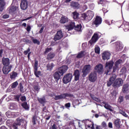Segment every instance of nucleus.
<instances>
[{
	"instance_id": "obj_40",
	"label": "nucleus",
	"mask_w": 129,
	"mask_h": 129,
	"mask_svg": "<svg viewBox=\"0 0 129 129\" xmlns=\"http://www.w3.org/2000/svg\"><path fill=\"white\" fill-rule=\"evenodd\" d=\"M90 97H91V98L92 99H93L95 101H97V102H99V101H100V99H99V98L95 97L94 95H92V94H90Z\"/></svg>"
},
{
	"instance_id": "obj_51",
	"label": "nucleus",
	"mask_w": 129,
	"mask_h": 129,
	"mask_svg": "<svg viewBox=\"0 0 129 129\" xmlns=\"http://www.w3.org/2000/svg\"><path fill=\"white\" fill-rule=\"evenodd\" d=\"M20 100L22 101V102H26L27 101V98L25 97V96H22L20 97Z\"/></svg>"
},
{
	"instance_id": "obj_47",
	"label": "nucleus",
	"mask_w": 129,
	"mask_h": 129,
	"mask_svg": "<svg viewBox=\"0 0 129 129\" xmlns=\"http://www.w3.org/2000/svg\"><path fill=\"white\" fill-rule=\"evenodd\" d=\"M10 129H18V125L14 123L11 126Z\"/></svg>"
},
{
	"instance_id": "obj_18",
	"label": "nucleus",
	"mask_w": 129,
	"mask_h": 129,
	"mask_svg": "<svg viewBox=\"0 0 129 129\" xmlns=\"http://www.w3.org/2000/svg\"><path fill=\"white\" fill-rule=\"evenodd\" d=\"M56 56V53H55L54 52H50L48 53L46 59L49 60H52V59H54Z\"/></svg>"
},
{
	"instance_id": "obj_58",
	"label": "nucleus",
	"mask_w": 129,
	"mask_h": 129,
	"mask_svg": "<svg viewBox=\"0 0 129 129\" xmlns=\"http://www.w3.org/2000/svg\"><path fill=\"white\" fill-rule=\"evenodd\" d=\"M6 124L8 125V126H9L11 127L12 126V122H11V120H8L6 121Z\"/></svg>"
},
{
	"instance_id": "obj_32",
	"label": "nucleus",
	"mask_w": 129,
	"mask_h": 129,
	"mask_svg": "<svg viewBox=\"0 0 129 129\" xmlns=\"http://www.w3.org/2000/svg\"><path fill=\"white\" fill-rule=\"evenodd\" d=\"M54 68V64L51 63L50 64L48 63L46 65V69L48 71H52V70Z\"/></svg>"
},
{
	"instance_id": "obj_28",
	"label": "nucleus",
	"mask_w": 129,
	"mask_h": 129,
	"mask_svg": "<svg viewBox=\"0 0 129 129\" xmlns=\"http://www.w3.org/2000/svg\"><path fill=\"white\" fill-rule=\"evenodd\" d=\"M38 101L40 104H45L46 103V98L43 96L42 98H38Z\"/></svg>"
},
{
	"instance_id": "obj_62",
	"label": "nucleus",
	"mask_w": 129,
	"mask_h": 129,
	"mask_svg": "<svg viewBox=\"0 0 129 129\" xmlns=\"http://www.w3.org/2000/svg\"><path fill=\"white\" fill-rule=\"evenodd\" d=\"M45 119L46 120H49V119H50V118H51V115L48 114V115H45Z\"/></svg>"
},
{
	"instance_id": "obj_43",
	"label": "nucleus",
	"mask_w": 129,
	"mask_h": 129,
	"mask_svg": "<svg viewBox=\"0 0 129 129\" xmlns=\"http://www.w3.org/2000/svg\"><path fill=\"white\" fill-rule=\"evenodd\" d=\"M95 53L96 54H100V48H99V47L97 46L95 48Z\"/></svg>"
},
{
	"instance_id": "obj_2",
	"label": "nucleus",
	"mask_w": 129,
	"mask_h": 129,
	"mask_svg": "<svg viewBox=\"0 0 129 129\" xmlns=\"http://www.w3.org/2000/svg\"><path fill=\"white\" fill-rule=\"evenodd\" d=\"M2 63L4 65L3 68V72L5 75H8V73L11 72L12 68H13V65L11 64L10 62V58H3L2 59Z\"/></svg>"
},
{
	"instance_id": "obj_33",
	"label": "nucleus",
	"mask_w": 129,
	"mask_h": 129,
	"mask_svg": "<svg viewBox=\"0 0 129 129\" xmlns=\"http://www.w3.org/2000/svg\"><path fill=\"white\" fill-rule=\"evenodd\" d=\"M81 29H82V26L81 24H78L77 26L75 24L74 29L78 32H81Z\"/></svg>"
},
{
	"instance_id": "obj_56",
	"label": "nucleus",
	"mask_w": 129,
	"mask_h": 129,
	"mask_svg": "<svg viewBox=\"0 0 129 129\" xmlns=\"http://www.w3.org/2000/svg\"><path fill=\"white\" fill-rule=\"evenodd\" d=\"M121 63H122V59H118L115 62V65L118 66V65H119V64H120Z\"/></svg>"
},
{
	"instance_id": "obj_24",
	"label": "nucleus",
	"mask_w": 129,
	"mask_h": 129,
	"mask_svg": "<svg viewBox=\"0 0 129 129\" xmlns=\"http://www.w3.org/2000/svg\"><path fill=\"white\" fill-rule=\"evenodd\" d=\"M18 77V73L13 71L12 73L10 74V78L12 79V80H16V78Z\"/></svg>"
},
{
	"instance_id": "obj_53",
	"label": "nucleus",
	"mask_w": 129,
	"mask_h": 129,
	"mask_svg": "<svg viewBox=\"0 0 129 129\" xmlns=\"http://www.w3.org/2000/svg\"><path fill=\"white\" fill-rule=\"evenodd\" d=\"M123 101V96H119L118 99V103H121Z\"/></svg>"
},
{
	"instance_id": "obj_45",
	"label": "nucleus",
	"mask_w": 129,
	"mask_h": 129,
	"mask_svg": "<svg viewBox=\"0 0 129 129\" xmlns=\"http://www.w3.org/2000/svg\"><path fill=\"white\" fill-rule=\"evenodd\" d=\"M21 95H22L21 94L15 95L14 98H15V100H16L17 101H18L19 102V101H20V98Z\"/></svg>"
},
{
	"instance_id": "obj_12",
	"label": "nucleus",
	"mask_w": 129,
	"mask_h": 129,
	"mask_svg": "<svg viewBox=\"0 0 129 129\" xmlns=\"http://www.w3.org/2000/svg\"><path fill=\"white\" fill-rule=\"evenodd\" d=\"M97 80V75L95 72H92L88 76V80L90 82H95L96 80Z\"/></svg>"
},
{
	"instance_id": "obj_49",
	"label": "nucleus",
	"mask_w": 129,
	"mask_h": 129,
	"mask_svg": "<svg viewBox=\"0 0 129 129\" xmlns=\"http://www.w3.org/2000/svg\"><path fill=\"white\" fill-rule=\"evenodd\" d=\"M5 119V115L0 112V122H2Z\"/></svg>"
},
{
	"instance_id": "obj_10",
	"label": "nucleus",
	"mask_w": 129,
	"mask_h": 129,
	"mask_svg": "<svg viewBox=\"0 0 129 129\" xmlns=\"http://www.w3.org/2000/svg\"><path fill=\"white\" fill-rule=\"evenodd\" d=\"M123 84V80L121 78H117L115 80V82L112 85V87L114 88H117V87H120L122 86Z\"/></svg>"
},
{
	"instance_id": "obj_9",
	"label": "nucleus",
	"mask_w": 129,
	"mask_h": 129,
	"mask_svg": "<svg viewBox=\"0 0 129 129\" xmlns=\"http://www.w3.org/2000/svg\"><path fill=\"white\" fill-rule=\"evenodd\" d=\"M116 79V75L113 74L112 76H111L108 81H107V86L108 87H110L112 84H113L115 82V80Z\"/></svg>"
},
{
	"instance_id": "obj_41",
	"label": "nucleus",
	"mask_w": 129,
	"mask_h": 129,
	"mask_svg": "<svg viewBox=\"0 0 129 129\" xmlns=\"http://www.w3.org/2000/svg\"><path fill=\"white\" fill-rule=\"evenodd\" d=\"M18 85H19V83H18V81H17L11 84V88L13 89L16 88V87H17L18 86Z\"/></svg>"
},
{
	"instance_id": "obj_11",
	"label": "nucleus",
	"mask_w": 129,
	"mask_h": 129,
	"mask_svg": "<svg viewBox=\"0 0 129 129\" xmlns=\"http://www.w3.org/2000/svg\"><path fill=\"white\" fill-rule=\"evenodd\" d=\"M103 69V65L101 63L97 64L94 68V70L99 75H102V74H103V73L104 72Z\"/></svg>"
},
{
	"instance_id": "obj_52",
	"label": "nucleus",
	"mask_w": 129,
	"mask_h": 129,
	"mask_svg": "<svg viewBox=\"0 0 129 129\" xmlns=\"http://www.w3.org/2000/svg\"><path fill=\"white\" fill-rule=\"evenodd\" d=\"M96 43V41H94V40L92 38L91 40H90L88 42V44L90 45V46H92L94 43Z\"/></svg>"
},
{
	"instance_id": "obj_35",
	"label": "nucleus",
	"mask_w": 129,
	"mask_h": 129,
	"mask_svg": "<svg viewBox=\"0 0 129 129\" xmlns=\"http://www.w3.org/2000/svg\"><path fill=\"white\" fill-rule=\"evenodd\" d=\"M92 39L94 41V42H97L98 39H99V36H98V34L95 33L92 36Z\"/></svg>"
},
{
	"instance_id": "obj_6",
	"label": "nucleus",
	"mask_w": 129,
	"mask_h": 129,
	"mask_svg": "<svg viewBox=\"0 0 129 129\" xmlns=\"http://www.w3.org/2000/svg\"><path fill=\"white\" fill-rule=\"evenodd\" d=\"M63 37H64V33H63L62 30H58L56 33L54 35L53 40L54 42H57V41L63 39Z\"/></svg>"
},
{
	"instance_id": "obj_22",
	"label": "nucleus",
	"mask_w": 129,
	"mask_h": 129,
	"mask_svg": "<svg viewBox=\"0 0 129 129\" xmlns=\"http://www.w3.org/2000/svg\"><path fill=\"white\" fill-rule=\"evenodd\" d=\"M71 6L73 9H79L80 8V4L77 2H73L71 3Z\"/></svg>"
},
{
	"instance_id": "obj_46",
	"label": "nucleus",
	"mask_w": 129,
	"mask_h": 129,
	"mask_svg": "<svg viewBox=\"0 0 129 129\" xmlns=\"http://www.w3.org/2000/svg\"><path fill=\"white\" fill-rule=\"evenodd\" d=\"M37 119V116L36 115H34L32 117V122L33 125H35L36 124V119Z\"/></svg>"
},
{
	"instance_id": "obj_17",
	"label": "nucleus",
	"mask_w": 129,
	"mask_h": 129,
	"mask_svg": "<svg viewBox=\"0 0 129 129\" xmlns=\"http://www.w3.org/2000/svg\"><path fill=\"white\" fill-rule=\"evenodd\" d=\"M102 103L104 104V107L107 109L108 110H109V111H111L112 112L113 111V107L111 106L110 105L107 104L106 102L103 101Z\"/></svg>"
},
{
	"instance_id": "obj_23",
	"label": "nucleus",
	"mask_w": 129,
	"mask_h": 129,
	"mask_svg": "<svg viewBox=\"0 0 129 129\" xmlns=\"http://www.w3.org/2000/svg\"><path fill=\"white\" fill-rule=\"evenodd\" d=\"M75 23L74 22H72L70 25L66 26V28L67 30H68V31H71L73 30V29H75Z\"/></svg>"
},
{
	"instance_id": "obj_13",
	"label": "nucleus",
	"mask_w": 129,
	"mask_h": 129,
	"mask_svg": "<svg viewBox=\"0 0 129 129\" xmlns=\"http://www.w3.org/2000/svg\"><path fill=\"white\" fill-rule=\"evenodd\" d=\"M29 2L27 0H22L20 4V8L23 11H26L28 9Z\"/></svg>"
},
{
	"instance_id": "obj_19",
	"label": "nucleus",
	"mask_w": 129,
	"mask_h": 129,
	"mask_svg": "<svg viewBox=\"0 0 129 129\" xmlns=\"http://www.w3.org/2000/svg\"><path fill=\"white\" fill-rule=\"evenodd\" d=\"M121 27H123V29L124 32H127L129 31V23L124 21L122 24Z\"/></svg>"
},
{
	"instance_id": "obj_39",
	"label": "nucleus",
	"mask_w": 129,
	"mask_h": 129,
	"mask_svg": "<svg viewBox=\"0 0 129 129\" xmlns=\"http://www.w3.org/2000/svg\"><path fill=\"white\" fill-rule=\"evenodd\" d=\"M33 89L37 92H39L40 91V89H41V88H40V86L39 85H34L33 86Z\"/></svg>"
},
{
	"instance_id": "obj_54",
	"label": "nucleus",
	"mask_w": 129,
	"mask_h": 129,
	"mask_svg": "<svg viewBox=\"0 0 129 129\" xmlns=\"http://www.w3.org/2000/svg\"><path fill=\"white\" fill-rule=\"evenodd\" d=\"M105 4V0H98V5H104Z\"/></svg>"
},
{
	"instance_id": "obj_7",
	"label": "nucleus",
	"mask_w": 129,
	"mask_h": 129,
	"mask_svg": "<svg viewBox=\"0 0 129 129\" xmlns=\"http://www.w3.org/2000/svg\"><path fill=\"white\" fill-rule=\"evenodd\" d=\"M73 77V76L72 75V74L71 73H68L66 74L62 79V82L64 84H67L69 83V82H71L72 80V78Z\"/></svg>"
},
{
	"instance_id": "obj_44",
	"label": "nucleus",
	"mask_w": 129,
	"mask_h": 129,
	"mask_svg": "<svg viewBox=\"0 0 129 129\" xmlns=\"http://www.w3.org/2000/svg\"><path fill=\"white\" fill-rule=\"evenodd\" d=\"M74 76H80V72H79V70H76L75 71Z\"/></svg>"
},
{
	"instance_id": "obj_25",
	"label": "nucleus",
	"mask_w": 129,
	"mask_h": 129,
	"mask_svg": "<svg viewBox=\"0 0 129 129\" xmlns=\"http://www.w3.org/2000/svg\"><path fill=\"white\" fill-rule=\"evenodd\" d=\"M21 106L25 109V110H30V106L28 105V103L27 102H24L21 104Z\"/></svg>"
},
{
	"instance_id": "obj_38",
	"label": "nucleus",
	"mask_w": 129,
	"mask_h": 129,
	"mask_svg": "<svg viewBox=\"0 0 129 129\" xmlns=\"http://www.w3.org/2000/svg\"><path fill=\"white\" fill-rule=\"evenodd\" d=\"M31 39L34 44H37V45H40V41L36 38H34L33 37H31Z\"/></svg>"
},
{
	"instance_id": "obj_8",
	"label": "nucleus",
	"mask_w": 129,
	"mask_h": 129,
	"mask_svg": "<svg viewBox=\"0 0 129 129\" xmlns=\"http://www.w3.org/2000/svg\"><path fill=\"white\" fill-rule=\"evenodd\" d=\"M102 23V18L100 16H97L93 20L92 25H94L96 28L101 25Z\"/></svg>"
},
{
	"instance_id": "obj_37",
	"label": "nucleus",
	"mask_w": 129,
	"mask_h": 129,
	"mask_svg": "<svg viewBox=\"0 0 129 129\" xmlns=\"http://www.w3.org/2000/svg\"><path fill=\"white\" fill-rule=\"evenodd\" d=\"M73 19L74 20H76V19H78L79 17V13H78L77 12L75 11L73 13Z\"/></svg>"
},
{
	"instance_id": "obj_64",
	"label": "nucleus",
	"mask_w": 129,
	"mask_h": 129,
	"mask_svg": "<svg viewBox=\"0 0 129 129\" xmlns=\"http://www.w3.org/2000/svg\"><path fill=\"white\" fill-rule=\"evenodd\" d=\"M31 29H32V28H31V26L29 25H28L26 28V30L27 31V32H30Z\"/></svg>"
},
{
	"instance_id": "obj_60",
	"label": "nucleus",
	"mask_w": 129,
	"mask_h": 129,
	"mask_svg": "<svg viewBox=\"0 0 129 129\" xmlns=\"http://www.w3.org/2000/svg\"><path fill=\"white\" fill-rule=\"evenodd\" d=\"M30 51H31V49L30 48H28L27 50L24 51L23 54H24V55H28V54L30 52Z\"/></svg>"
},
{
	"instance_id": "obj_29",
	"label": "nucleus",
	"mask_w": 129,
	"mask_h": 129,
	"mask_svg": "<svg viewBox=\"0 0 129 129\" xmlns=\"http://www.w3.org/2000/svg\"><path fill=\"white\" fill-rule=\"evenodd\" d=\"M5 6H6V3H5V1L0 0V12H3L4 11Z\"/></svg>"
},
{
	"instance_id": "obj_36",
	"label": "nucleus",
	"mask_w": 129,
	"mask_h": 129,
	"mask_svg": "<svg viewBox=\"0 0 129 129\" xmlns=\"http://www.w3.org/2000/svg\"><path fill=\"white\" fill-rule=\"evenodd\" d=\"M81 19L83 21H88L87 19V13H83L81 15Z\"/></svg>"
},
{
	"instance_id": "obj_42",
	"label": "nucleus",
	"mask_w": 129,
	"mask_h": 129,
	"mask_svg": "<svg viewBox=\"0 0 129 129\" xmlns=\"http://www.w3.org/2000/svg\"><path fill=\"white\" fill-rule=\"evenodd\" d=\"M38 60L35 59L34 60V70H38Z\"/></svg>"
},
{
	"instance_id": "obj_4",
	"label": "nucleus",
	"mask_w": 129,
	"mask_h": 129,
	"mask_svg": "<svg viewBox=\"0 0 129 129\" xmlns=\"http://www.w3.org/2000/svg\"><path fill=\"white\" fill-rule=\"evenodd\" d=\"M66 97H70V98L74 97V95L71 93H65L59 95H56L54 97L55 100H60V99H66Z\"/></svg>"
},
{
	"instance_id": "obj_15",
	"label": "nucleus",
	"mask_w": 129,
	"mask_h": 129,
	"mask_svg": "<svg viewBox=\"0 0 129 129\" xmlns=\"http://www.w3.org/2000/svg\"><path fill=\"white\" fill-rule=\"evenodd\" d=\"M115 44V51L116 52H118L119 51H121L122 49H123V45L120 42H116Z\"/></svg>"
},
{
	"instance_id": "obj_50",
	"label": "nucleus",
	"mask_w": 129,
	"mask_h": 129,
	"mask_svg": "<svg viewBox=\"0 0 129 129\" xmlns=\"http://www.w3.org/2000/svg\"><path fill=\"white\" fill-rule=\"evenodd\" d=\"M119 111L121 114L123 115V116H125V117H127L128 116L127 115L126 113H125V112L123 111V110H119Z\"/></svg>"
},
{
	"instance_id": "obj_48",
	"label": "nucleus",
	"mask_w": 129,
	"mask_h": 129,
	"mask_svg": "<svg viewBox=\"0 0 129 129\" xmlns=\"http://www.w3.org/2000/svg\"><path fill=\"white\" fill-rule=\"evenodd\" d=\"M53 50V48L52 47L50 48H46L44 51V54H47V53H49V52L52 51Z\"/></svg>"
},
{
	"instance_id": "obj_27",
	"label": "nucleus",
	"mask_w": 129,
	"mask_h": 129,
	"mask_svg": "<svg viewBox=\"0 0 129 129\" xmlns=\"http://www.w3.org/2000/svg\"><path fill=\"white\" fill-rule=\"evenodd\" d=\"M114 124L117 128L119 129L120 128V120L119 119H117L114 120Z\"/></svg>"
},
{
	"instance_id": "obj_59",
	"label": "nucleus",
	"mask_w": 129,
	"mask_h": 129,
	"mask_svg": "<svg viewBox=\"0 0 129 129\" xmlns=\"http://www.w3.org/2000/svg\"><path fill=\"white\" fill-rule=\"evenodd\" d=\"M87 121L89 122V120H86L85 121L86 127H88V128H90V127H91V124H87Z\"/></svg>"
},
{
	"instance_id": "obj_16",
	"label": "nucleus",
	"mask_w": 129,
	"mask_h": 129,
	"mask_svg": "<svg viewBox=\"0 0 129 129\" xmlns=\"http://www.w3.org/2000/svg\"><path fill=\"white\" fill-rule=\"evenodd\" d=\"M111 55V54L108 52H104L102 54V59L104 60H109Z\"/></svg>"
},
{
	"instance_id": "obj_5",
	"label": "nucleus",
	"mask_w": 129,
	"mask_h": 129,
	"mask_svg": "<svg viewBox=\"0 0 129 129\" xmlns=\"http://www.w3.org/2000/svg\"><path fill=\"white\" fill-rule=\"evenodd\" d=\"M91 71V65L90 64H86L84 66L82 70V77L83 78L86 77V76L90 73Z\"/></svg>"
},
{
	"instance_id": "obj_20",
	"label": "nucleus",
	"mask_w": 129,
	"mask_h": 129,
	"mask_svg": "<svg viewBox=\"0 0 129 129\" xmlns=\"http://www.w3.org/2000/svg\"><path fill=\"white\" fill-rule=\"evenodd\" d=\"M88 21H91L93 17H94V13L92 11H89L87 13Z\"/></svg>"
},
{
	"instance_id": "obj_1",
	"label": "nucleus",
	"mask_w": 129,
	"mask_h": 129,
	"mask_svg": "<svg viewBox=\"0 0 129 129\" xmlns=\"http://www.w3.org/2000/svg\"><path fill=\"white\" fill-rule=\"evenodd\" d=\"M68 70V67L67 66H63L58 69L53 75V78L56 82H58L61 78V76H63L64 73H66V71Z\"/></svg>"
},
{
	"instance_id": "obj_30",
	"label": "nucleus",
	"mask_w": 129,
	"mask_h": 129,
	"mask_svg": "<svg viewBox=\"0 0 129 129\" xmlns=\"http://www.w3.org/2000/svg\"><path fill=\"white\" fill-rule=\"evenodd\" d=\"M68 18L65 17H61L59 22L60 24H66V23H68Z\"/></svg>"
},
{
	"instance_id": "obj_63",
	"label": "nucleus",
	"mask_w": 129,
	"mask_h": 129,
	"mask_svg": "<svg viewBox=\"0 0 129 129\" xmlns=\"http://www.w3.org/2000/svg\"><path fill=\"white\" fill-rule=\"evenodd\" d=\"M65 107L67 108H69V107H71V103H67L64 105Z\"/></svg>"
},
{
	"instance_id": "obj_21",
	"label": "nucleus",
	"mask_w": 129,
	"mask_h": 129,
	"mask_svg": "<svg viewBox=\"0 0 129 129\" xmlns=\"http://www.w3.org/2000/svg\"><path fill=\"white\" fill-rule=\"evenodd\" d=\"M128 84H125L123 85L122 88V91L123 93H127V92H128Z\"/></svg>"
},
{
	"instance_id": "obj_26",
	"label": "nucleus",
	"mask_w": 129,
	"mask_h": 129,
	"mask_svg": "<svg viewBox=\"0 0 129 129\" xmlns=\"http://www.w3.org/2000/svg\"><path fill=\"white\" fill-rule=\"evenodd\" d=\"M85 55H86V53L85 51H81V52H79L78 55H77V57L80 59L81 58H83L85 57Z\"/></svg>"
},
{
	"instance_id": "obj_3",
	"label": "nucleus",
	"mask_w": 129,
	"mask_h": 129,
	"mask_svg": "<svg viewBox=\"0 0 129 129\" xmlns=\"http://www.w3.org/2000/svg\"><path fill=\"white\" fill-rule=\"evenodd\" d=\"M114 64L113 60H110L106 62L104 75H108V73L111 71Z\"/></svg>"
},
{
	"instance_id": "obj_34",
	"label": "nucleus",
	"mask_w": 129,
	"mask_h": 129,
	"mask_svg": "<svg viewBox=\"0 0 129 129\" xmlns=\"http://www.w3.org/2000/svg\"><path fill=\"white\" fill-rule=\"evenodd\" d=\"M34 75L36 76V77H37V78H39L40 76H41V73H42V72L41 71H38V70H34Z\"/></svg>"
},
{
	"instance_id": "obj_55",
	"label": "nucleus",
	"mask_w": 129,
	"mask_h": 129,
	"mask_svg": "<svg viewBox=\"0 0 129 129\" xmlns=\"http://www.w3.org/2000/svg\"><path fill=\"white\" fill-rule=\"evenodd\" d=\"M102 127H104V128H106L107 127V125L106 124V122L105 121H103L101 123Z\"/></svg>"
},
{
	"instance_id": "obj_61",
	"label": "nucleus",
	"mask_w": 129,
	"mask_h": 129,
	"mask_svg": "<svg viewBox=\"0 0 129 129\" xmlns=\"http://www.w3.org/2000/svg\"><path fill=\"white\" fill-rule=\"evenodd\" d=\"M57 128V125H55V123H53L52 125H51V127H49V129H56Z\"/></svg>"
},
{
	"instance_id": "obj_57",
	"label": "nucleus",
	"mask_w": 129,
	"mask_h": 129,
	"mask_svg": "<svg viewBox=\"0 0 129 129\" xmlns=\"http://www.w3.org/2000/svg\"><path fill=\"white\" fill-rule=\"evenodd\" d=\"M118 68V66L117 65H115L113 67V73H114V72H115V71H116V70H117V69Z\"/></svg>"
},
{
	"instance_id": "obj_14",
	"label": "nucleus",
	"mask_w": 129,
	"mask_h": 129,
	"mask_svg": "<svg viewBox=\"0 0 129 129\" xmlns=\"http://www.w3.org/2000/svg\"><path fill=\"white\" fill-rule=\"evenodd\" d=\"M9 14L11 15H15L16 13L18 11V10H19V8L17 6H10L9 8Z\"/></svg>"
},
{
	"instance_id": "obj_31",
	"label": "nucleus",
	"mask_w": 129,
	"mask_h": 129,
	"mask_svg": "<svg viewBox=\"0 0 129 129\" xmlns=\"http://www.w3.org/2000/svg\"><path fill=\"white\" fill-rule=\"evenodd\" d=\"M24 122V119L21 118H18L16 119V121L15 123L17 124V125H21V123H23Z\"/></svg>"
}]
</instances>
